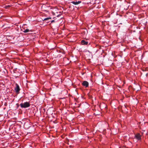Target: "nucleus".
I'll return each mask as SVG.
<instances>
[{
    "mask_svg": "<svg viewBox=\"0 0 148 148\" xmlns=\"http://www.w3.org/2000/svg\"><path fill=\"white\" fill-rule=\"evenodd\" d=\"M16 86L14 88V90L17 93H18L20 90V88L19 86L17 84H16Z\"/></svg>",
    "mask_w": 148,
    "mask_h": 148,
    "instance_id": "7ed1b4c3",
    "label": "nucleus"
},
{
    "mask_svg": "<svg viewBox=\"0 0 148 148\" xmlns=\"http://www.w3.org/2000/svg\"><path fill=\"white\" fill-rule=\"evenodd\" d=\"M76 7V8H77V9H78V8H77L76 7Z\"/></svg>",
    "mask_w": 148,
    "mask_h": 148,
    "instance_id": "4468645a",
    "label": "nucleus"
},
{
    "mask_svg": "<svg viewBox=\"0 0 148 148\" xmlns=\"http://www.w3.org/2000/svg\"><path fill=\"white\" fill-rule=\"evenodd\" d=\"M82 85L85 86V87H88L89 83L88 82L86 81H84L82 84Z\"/></svg>",
    "mask_w": 148,
    "mask_h": 148,
    "instance_id": "39448f33",
    "label": "nucleus"
},
{
    "mask_svg": "<svg viewBox=\"0 0 148 148\" xmlns=\"http://www.w3.org/2000/svg\"><path fill=\"white\" fill-rule=\"evenodd\" d=\"M48 9H52V8H51V6H49V7H48Z\"/></svg>",
    "mask_w": 148,
    "mask_h": 148,
    "instance_id": "ddd939ff",
    "label": "nucleus"
},
{
    "mask_svg": "<svg viewBox=\"0 0 148 148\" xmlns=\"http://www.w3.org/2000/svg\"><path fill=\"white\" fill-rule=\"evenodd\" d=\"M55 21V20H52L51 21V23H52L53 22H54Z\"/></svg>",
    "mask_w": 148,
    "mask_h": 148,
    "instance_id": "f8f14e48",
    "label": "nucleus"
},
{
    "mask_svg": "<svg viewBox=\"0 0 148 148\" xmlns=\"http://www.w3.org/2000/svg\"><path fill=\"white\" fill-rule=\"evenodd\" d=\"M27 124V123H25L24 125V127L25 128H27V127H26H26H25V125H26V124Z\"/></svg>",
    "mask_w": 148,
    "mask_h": 148,
    "instance_id": "9b49d317",
    "label": "nucleus"
},
{
    "mask_svg": "<svg viewBox=\"0 0 148 148\" xmlns=\"http://www.w3.org/2000/svg\"><path fill=\"white\" fill-rule=\"evenodd\" d=\"M56 9H58V8H56Z\"/></svg>",
    "mask_w": 148,
    "mask_h": 148,
    "instance_id": "2eb2a0df",
    "label": "nucleus"
},
{
    "mask_svg": "<svg viewBox=\"0 0 148 148\" xmlns=\"http://www.w3.org/2000/svg\"><path fill=\"white\" fill-rule=\"evenodd\" d=\"M20 106L22 108H26L29 107L30 106V104L29 102H26L24 103H21Z\"/></svg>",
    "mask_w": 148,
    "mask_h": 148,
    "instance_id": "f257e3e1",
    "label": "nucleus"
},
{
    "mask_svg": "<svg viewBox=\"0 0 148 148\" xmlns=\"http://www.w3.org/2000/svg\"><path fill=\"white\" fill-rule=\"evenodd\" d=\"M45 5H42V7H41V8H45Z\"/></svg>",
    "mask_w": 148,
    "mask_h": 148,
    "instance_id": "9d476101",
    "label": "nucleus"
},
{
    "mask_svg": "<svg viewBox=\"0 0 148 148\" xmlns=\"http://www.w3.org/2000/svg\"><path fill=\"white\" fill-rule=\"evenodd\" d=\"M3 7L5 9L9 8L10 9H12V7L9 5H5Z\"/></svg>",
    "mask_w": 148,
    "mask_h": 148,
    "instance_id": "6e6552de",
    "label": "nucleus"
},
{
    "mask_svg": "<svg viewBox=\"0 0 148 148\" xmlns=\"http://www.w3.org/2000/svg\"><path fill=\"white\" fill-rule=\"evenodd\" d=\"M29 29H24V31L23 32L25 33H27L29 32Z\"/></svg>",
    "mask_w": 148,
    "mask_h": 148,
    "instance_id": "1a4fd4ad",
    "label": "nucleus"
},
{
    "mask_svg": "<svg viewBox=\"0 0 148 148\" xmlns=\"http://www.w3.org/2000/svg\"><path fill=\"white\" fill-rule=\"evenodd\" d=\"M51 17H48L47 18H44L43 20V21H47V23H48L49 22V21H48V20L51 19Z\"/></svg>",
    "mask_w": 148,
    "mask_h": 148,
    "instance_id": "0eeeda50",
    "label": "nucleus"
},
{
    "mask_svg": "<svg viewBox=\"0 0 148 148\" xmlns=\"http://www.w3.org/2000/svg\"><path fill=\"white\" fill-rule=\"evenodd\" d=\"M81 2V1H77V0H75L74 1L71 2V3H73L74 5H77L79 4Z\"/></svg>",
    "mask_w": 148,
    "mask_h": 148,
    "instance_id": "20e7f679",
    "label": "nucleus"
},
{
    "mask_svg": "<svg viewBox=\"0 0 148 148\" xmlns=\"http://www.w3.org/2000/svg\"><path fill=\"white\" fill-rule=\"evenodd\" d=\"M134 138L137 140H139L141 139V136L140 134L137 133L135 134Z\"/></svg>",
    "mask_w": 148,
    "mask_h": 148,
    "instance_id": "f03ea898",
    "label": "nucleus"
},
{
    "mask_svg": "<svg viewBox=\"0 0 148 148\" xmlns=\"http://www.w3.org/2000/svg\"><path fill=\"white\" fill-rule=\"evenodd\" d=\"M81 43L82 45H87L88 42L87 41H85L84 40H82L81 41Z\"/></svg>",
    "mask_w": 148,
    "mask_h": 148,
    "instance_id": "423d86ee",
    "label": "nucleus"
}]
</instances>
